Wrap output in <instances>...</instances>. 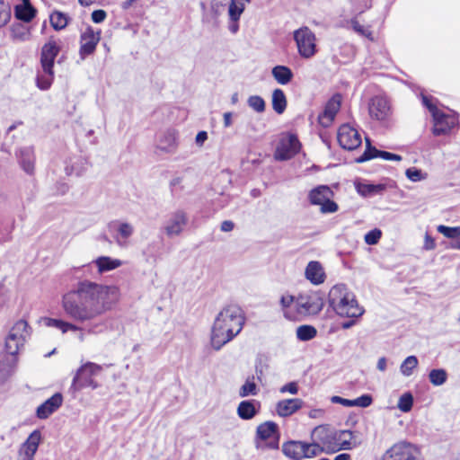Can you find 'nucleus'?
I'll return each instance as SVG.
<instances>
[{
    "label": "nucleus",
    "instance_id": "1",
    "mask_svg": "<svg viewBox=\"0 0 460 460\" xmlns=\"http://www.w3.org/2000/svg\"><path fill=\"white\" fill-rule=\"evenodd\" d=\"M119 298V289L91 280L79 281L62 296L61 305L65 314L73 322L64 321L58 329L62 333L82 332L77 324H86L89 333H97L104 326L100 318L111 310Z\"/></svg>",
    "mask_w": 460,
    "mask_h": 460
},
{
    "label": "nucleus",
    "instance_id": "2",
    "mask_svg": "<svg viewBox=\"0 0 460 460\" xmlns=\"http://www.w3.org/2000/svg\"><path fill=\"white\" fill-rule=\"evenodd\" d=\"M244 323V313L240 306L237 305L225 306L214 321L210 336L212 348L215 350L221 349L241 332Z\"/></svg>",
    "mask_w": 460,
    "mask_h": 460
},
{
    "label": "nucleus",
    "instance_id": "3",
    "mask_svg": "<svg viewBox=\"0 0 460 460\" xmlns=\"http://www.w3.org/2000/svg\"><path fill=\"white\" fill-rule=\"evenodd\" d=\"M31 336V328L25 320L17 321L10 329L4 341L5 355L0 360V381L7 379L17 365V355Z\"/></svg>",
    "mask_w": 460,
    "mask_h": 460
},
{
    "label": "nucleus",
    "instance_id": "4",
    "mask_svg": "<svg viewBox=\"0 0 460 460\" xmlns=\"http://www.w3.org/2000/svg\"><path fill=\"white\" fill-rule=\"evenodd\" d=\"M329 305L335 313L342 317L358 318L364 314L363 307L359 306L355 296L348 292L345 285L332 287L328 296Z\"/></svg>",
    "mask_w": 460,
    "mask_h": 460
},
{
    "label": "nucleus",
    "instance_id": "5",
    "mask_svg": "<svg viewBox=\"0 0 460 460\" xmlns=\"http://www.w3.org/2000/svg\"><path fill=\"white\" fill-rule=\"evenodd\" d=\"M102 367L93 362H87L83 365L73 378L70 389L73 392L80 391L85 387L96 389L99 384L93 379V376L101 372Z\"/></svg>",
    "mask_w": 460,
    "mask_h": 460
},
{
    "label": "nucleus",
    "instance_id": "6",
    "mask_svg": "<svg viewBox=\"0 0 460 460\" xmlns=\"http://www.w3.org/2000/svg\"><path fill=\"white\" fill-rule=\"evenodd\" d=\"M298 54L305 59L313 58L316 52L315 34L307 26H303L293 32Z\"/></svg>",
    "mask_w": 460,
    "mask_h": 460
},
{
    "label": "nucleus",
    "instance_id": "7",
    "mask_svg": "<svg viewBox=\"0 0 460 460\" xmlns=\"http://www.w3.org/2000/svg\"><path fill=\"white\" fill-rule=\"evenodd\" d=\"M323 443L332 452L339 450H350L358 447L361 442L358 441L350 430H338L326 435Z\"/></svg>",
    "mask_w": 460,
    "mask_h": 460
},
{
    "label": "nucleus",
    "instance_id": "8",
    "mask_svg": "<svg viewBox=\"0 0 460 460\" xmlns=\"http://www.w3.org/2000/svg\"><path fill=\"white\" fill-rule=\"evenodd\" d=\"M333 191L327 185H320L310 190L308 194L309 201L312 205L321 206V212L323 214L334 213L339 207L336 202L332 200Z\"/></svg>",
    "mask_w": 460,
    "mask_h": 460
},
{
    "label": "nucleus",
    "instance_id": "9",
    "mask_svg": "<svg viewBox=\"0 0 460 460\" xmlns=\"http://www.w3.org/2000/svg\"><path fill=\"white\" fill-rule=\"evenodd\" d=\"M323 300L316 292L300 294L296 298V307L299 314L314 315L322 311Z\"/></svg>",
    "mask_w": 460,
    "mask_h": 460
},
{
    "label": "nucleus",
    "instance_id": "10",
    "mask_svg": "<svg viewBox=\"0 0 460 460\" xmlns=\"http://www.w3.org/2000/svg\"><path fill=\"white\" fill-rule=\"evenodd\" d=\"M337 138L340 146L346 150H354L362 142L358 131L349 124H343L339 128Z\"/></svg>",
    "mask_w": 460,
    "mask_h": 460
},
{
    "label": "nucleus",
    "instance_id": "11",
    "mask_svg": "<svg viewBox=\"0 0 460 460\" xmlns=\"http://www.w3.org/2000/svg\"><path fill=\"white\" fill-rule=\"evenodd\" d=\"M60 51V47L58 43L50 39L48 42H46L40 53V64L42 70L45 74L49 75L50 76L54 75L53 66L54 61Z\"/></svg>",
    "mask_w": 460,
    "mask_h": 460
},
{
    "label": "nucleus",
    "instance_id": "12",
    "mask_svg": "<svg viewBox=\"0 0 460 460\" xmlns=\"http://www.w3.org/2000/svg\"><path fill=\"white\" fill-rule=\"evenodd\" d=\"M417 448L407 442L394 445L383 456V460H415Z\"/></svg>",
    "mask_w": 460,
    "mask_h": 460
},
{
    "label": "nucleus",
    "instance_id": "13",
    "mask_svg": "<svg viewBox=\"0 0 460 460\" xmlns=\"http://www.w3.org/2000/svg\"><path fill=\"white\" fill-rule=\"evenodd\" d=\"M188 224V217L185 211L178 209L172 212L166 221L164 230L168 237L180 235Z\"/></svg>",
    "mask_w": 460,
    "mask_h": 460
},
{
    "label": "nucleus",
    "instance_id": "14",
    "mask_svg": "<svg viewBox=\"0 0 460 460\" xmlns=\"http://www.w3.org/2000/svg\"><path fill=\"white\" fill-rule=\"evenodd\" d=\"M368 113L371 119L385 121L391 115V106L388 100L383 96L373 97L368 103Z\"/></svg>",
    "mask_w": 460,
    "mask_h": 460
},
{
    "label": "nucleus",
    "instance_id": "15",
    "mask_svg": "<svg viewBox=\"0 0 460 460\" xmlns=\"http://www.w3.org/2000/svg\"><path fill=\"white\" fill-rule=\"evenodd\" d=\"M300 148V143L295 135H289L280 141L275 152V158L285 161L296 155Z\"/></svg>",
    "mask_w": 460,
    "mask_h": 460
},
{
    "label": "nucleus",
    "instance_id": "16",
    "mask_svg": "<svg viewBox=\"0 0 460 460\" xmlns=\"http://www.w3.org/2000/svg\"><path fill=\"white\" fill-rule=\"evenodd\" d=\"M110 229H112L115 234L113 238L116 243L120 247H125L128 243V239L134 234V226L122 221H114L110 224Z\"/></svg>",
    "mask_w": 460,
    "mask_h": 460
},
{
    "label": "nucleus",
    "instance_id": "17",
    "mask_svg": "<svg viewBox=\"0 0 460 460\" xmlns=\"http://www.w3.org/2000/svg\"><path fill=\"white\" fill-rule=\"evenodd\" d=\"M341 104V95L334 94L326 103L323 111L319 115L318 120L323 127H329L337 112L339 111Z\"/></svg>",
    "mask_w": 460,
    "mask_h": 460
},
{
    "label": "nucleus",
    "instance_id": "18",
    "mask_svg": "<svg viewBox=\"0 0 460 460\" xmlns=\"http://www.w3.org/2000/svg\"><path fill=\"white\" fill-rule=\"evenodd\" d=\"M40 440V431L38 429L32 431L19 450V460H33Z\"/></svg>",
    "mask_w": 460,
    "mask_h": 460
},
{
    "label": "nucleus",
    "instance_id": "19",
    "mask_svg": "<svg viewBox=\"0 0 460 460\" xmlns=\"http://www.w3.org/2000/svg\"><path fill=\"white\" fill-rule=\"evenodd\" d=\"M100 40V32H95L91 27H88L84 32L81 34L80 39V56L84 58L86 56L94 52L96 46Z\"/></svg>",
    "mask_w": 460,
    "mask_h": 460
},
{
    "label": "nucleus",
    "instance_id": "20",
    "mask_svg": "<svg viewBox=\"0 0 460 460\" xmlns=\"http://www.w3.org/2000/svg\"><path fill=\"white\" fill-rule=\"evenodd\" d=\"M423 104L432 112L435 125L433 128V134L435 136H441L448 133L450 131V126L447 125L446 127H442L441 124L444 119H447V115L443 112H440L435 105H433L427 96L422 97Z\"/></svg>",
    "mask_w": 460,
    "mask_h": 460
},
{
    "label": "nucleus",
    "instance_id": "21",
    "mask_svg": "<svg viewBox=\"0 0 460 460\" xmlns=\"http://www.w3.org/2000/svg\"><path fill=\"white\" fill-rule=\"evenodd\" d=\"M63 402V396L61 394L57 393L50 398L41 403L36 411V415L39 419L44 420L49 418L53 412H55Z\"/></svg>",
    "mask_w": 460,
    "mask_h": 460
},
{
    "label": "nucleus",
    "instance_id": "22",
    "mask_svg": "<svg viewBox=\"0 0 460 460\" xmlns=\"http://www.w3.org/2000/svg\"><path fill=\"white\" fill-rule=\"evenodd\" d=\"M17 158L22 169L29 175H32L35 171V155L31 146L22 147L17 153Z\"/></svg>",
    "mask_w": 460,
    "mask_h": 460
},
{
    "label": "nucleus",
    "instance_id": "23",
    "mask_svg": "<svg viewBox=\"0 0 460 460\" xmlns=\"http://www.w3.org/2000/svg\"><path fill=\"white\" fill-rule=\"evenodd\" d=\"M303 403V401L299 398L281 400L277 403L276 411L279 416L288 417L301 409Z\"/></svg>",
    "mask_w": 460,
    "mask_h": 460
},
{
    "label": "nucleus",
    "instance_id": "24",
    "mask_svg": "<svg viewBox=\"0 0 460 460\" xmlns=\"http://www.w3.org/2000/svg\"><path fill=\"white\" fill-rule=\"evenodd\" d=\"M305 277L314 285L322 284L324 281L325 274L320 262L310 261L305 269Z\"/></svg>",
    "mask_w": 460,
    "mask_h": 460
},
{
    "label": "nucleus",
    "instance_id": "25",
    "mask_svg": "<svg viewBox=\"0 0 460 460\" xmlns=\"http://www.w3.org/2000/svg\"><path fill=\"white\" fill-rule=\"evenodd\" d=\"M305 449V442L291 440L282 446L285 456L293 460H302Z\"/></svg>",
    "mask_w": 460,
    "mask_h": 460
},
{
    "label": "nucleus",
    "instance_id": "26",
    "mask_svg": "<svg viewBox=\"0 0 460 460\" xmlns=\"http://www.w3.org/2000/svg\"><path fill=\"white\" fill-rule=\"evenodd\" d=\"M260 403L254 400L242 401L237 407V414L243 420H251L258 412Z\"/></svg>",
    "mask_w": 460,
    "mask_h": 460
},
{
    "label": "nucleus",
    "instance_id": "27",
    "mask_svg": "<svg viewBox=\"0 0 460 460\" xmlns=\"http://www.w3.org/2000/svg\"><path fill=\"white\" fill-rule=\"evenodd\" d=\"M88 161L84 157H76L75 159H71L70 164H67L65 168L66 173L67 175L75 174L77 177L84 175L88 168Z\"/></svg>",
    "mask_w": 460,
    "mask_h": 460
},
{
    "label": "nucleus",
    "instance_id": "28",
    "mask_svg": "<svg viewBox=\"0 0 460 460\" xmlns=\"http://www.w3.org/2000/svg\"><path fill=\"white\" fill-rule=\"evenodd\" d=\"M97 268L99 273L107 272L115 270L122 265V261L119 259H112L108 256H101L93 261Z\"/></svg>",
    "mask_w": 460,
    "mask_h": 460
},
{
    "label": "nucleus",
    "instance_id": "29",
    "mask_svg": "<svg viewBox=\"0 0 460 460\" xmlns=\"http://www.w3.org/2000/svg\"><path fill=\"white\" fill-rule=\"evenodd\" d=\"M272 109L278 114H282L287 109L288 101L283 90L277 88L271 95Z\"/></svg>",
    "mask_w": 460,
    "mask_h": 460
},
{
    "label": "nucleus",
    "instance_id": "30",
    "mask_svg": "<svg viewBox=\"0 0 460 460\" xmlns=\"http://www.w3.org/2000/svg\"><path fill=\"white\" fill-rule=\"evenodd\" d=\"M176 135L173 131H166L160 138L157 147L165 152L172 153L176 149Z\"/></svg>",
    "mask_w": 460,
    "mask_h": 460
},
{
    "label": "nucleus",
    "instance_id": "31",
    "mask_svg": "<svg viewBox=\"0 0 460 460\" xmlns=\"http://www.w3.org/2000/svg\"><path fill=\"white\" fill-rule=\"evenodd\" d=\"M14 13L18 20L29 22L35 17L36 10L31 3L25 2L24 4L15 6Z\"/></svg>",
    "mask_w": 460,
    "mask_h": 460
},
{
    "label": "nucleus",
    "instance_id": "32",
    "mask_svg": "<svg viewBox=\"0 0 460 460\" xmlns=\"http://www.w3.org/2000/svg\"><path fill=\"white\" fill-rule=\"evenodd\" d=\"M272 76L280 84H288L293 78L292 70L286 66H276L271 70Z\"/></svg>",
    "mask_w": 460,
    "mask_h": 460
},
{
    "label": "nucleus",
    "instance_id": "33",
    "mask_svg": "<svg viewBox=\"0 0 460 460\" xmlns=\"http://www.w3.org/2000/svg\"><path fill=\"white\" fill-rule=\"evenodd\" d=\"M70 21V17L60 11L55 10L49 15V22L55 31L65 29Z\"/></svg>",
    "mask_w": 460,
    "mask_h": 460
},
{
    "label": "nucleus",
    "instance_id": "34",
    "mask_svg": "<svg viewBox=\"0 0 460 460\" xmlns=\"http://www.w3.org/2000/svg\"><path fill=\"white\" fill-rule=\"evenodd\" d=\"M278 435V425L273 421H266L257 428V436L261 440H266Z\"/></svg>",
    "mask_w": 460,
    "mask_h": 460
},
{
    "label": "nucleus",
    "instance_id": "35",
    "mask_svg": "<svg viewBox=\"0 0 460 460\" xmlns=\"http://www.w3.org/2000/svg\"><path fill=\"white\" fill-rule=\"evenodd\" d=\"M386 189L385 184H358L357 186L358 192L362 196H374L382 194Z\"/></svg>",
    "mask_w": 460,
    "mask_h": 460
},
{
    "label": "nucleus",
    "instance_id": "36",
    "mask_svg": "<svg viewBox=\"0 0 460 460\" xmlns=\"http://www.w3.org/2000/svg\"><path fill=\"white\" fill-rule=\"evenodd\" d=\"M249 1L250 0H231L228 8L230 20H239L245 8L244 3Z\"/></svg>",
    "mask_w": 460,
    "mask_h": 460
},
{
    "label": "nucleus",
    "instance_id": "37",
    "mask_svg": "<svg viewBox=\"0 0 460 460\" xmlns=\"http://www.w3.org/2000/svg\"><path fill=\"white\" fill-rule=\"evenodd\" d=\"M316 329L312 325H301L296 329V337L299 341H307L315 338Z\"/></svg>",
    "mask_w": 460,
    "mask_h": 460
},
{
    "label": "nucleus",
    "instance_id": "38",
    "mask_svg": "<svg viewBox=\"0 0 460 460\" xmlns=\"http://www.w3.org/2000/svg\"><path fill=\"white\" fill-rule=\"evenodd\" d=\"M418 358L415 356L407 357L400 366V371L404 376L412 375L413 369L418 366Z\"/></svg>",
    "mask_w": 460,
    "mask_h": 460
},
{
    "label": "nucleus",
    "instance_id": "39",
    "mask_svg": "<svg viewBox=\"0 0 460 460\" xmlns=\"http://www.w3.org/2000/svg\"><path fill=\"white\" fill-rule=\"evenodd\" d=\"M429 382L436 386L442 385L447 379V374L445 369H432L429 374Z\"/></svg>",
    "mask_w": 460,
    "mask_h": 460
},
{
    "label": "nucleus",
    "instance_id": "40",
    "mask_svg": "<svg viewBox=\"0 0 460 460\" xmlns=\"http://www.w3.org/2000/svg\"><path fill=\"white\" fill-rule=\"evenodd\" d=\"M367 147L365 152L356 159L357 163H364L366 161H368L370 159L378 157V153L380 150H377L375 146H371L370 140L368 138H366Z\"/></svg>",
    "mask_w": 460,
    "mask_h": 460
},
{
    "label": "nucleus",
    "instance_id": "41",
    "mask_svg": "<svg viewBox=\"0 0 460 460\" xmlns=\"http://www.w3.org/2000/svg\"><path fill=\"white\" fill-rule=\"evenodd\" d=\"M247 104L251 109L258 113H262L265 111V101L259 95H251L247 100Z\"/></svg>",
    "mask_w": 460,
    "mask_h": 460
},
{
    "label": "nucleus",
    "instance_id": "42",
    "mask_svg": "<svg viewBox=\"0 0 460 460\" xmlns=\"http://www.w3.org/2000/svg\"><path fill=\"white\" fill-rule=\"evenodd\" d=\"M254 376L247 378L245 383L241 386L239 390V395L241 397H246L250 394L255 395L257 394V385L254 383Z\"/></svg>",
    "mask_w": 460,
    "mask_h": 460
},
{
    "label": "nucleus",
    "instance_id": "43",
    "mask_svg": "<svg viewBox=\"0 0 460 460\" xmlns=\"http://www.w3.org/2000/svg\"><path fill=\"white\" fill-rule=\"evenodd\" d=\"M413 404V396L411 393H404L398 401L397 407L402 412H408L411 410Z\"/></svg>",
    "mask_w": 460,
    "mask_h": 460
},
{
    "label": "nucleus",
    "instance_id": "44",
    "mask_svg": "<svg viewBox=\"0 0 460 460\" xmlns=\"http://www.w3.org/2000/svg\"><path fill=\"white\" fill-rule=\"evenodd\" d=\"M323 452V448L317 443H305L304 449V458H313Z\"/></svg>",
    "mask_w": 460,
    "mask_h": 460
},
{
    "label": "nucleus",
    "instance_id": "45",
    "mask_svg": "<svg viewBox=\"0 0 460 460\" xmlns=\"http://www.w3.org/2000/svg\"><path fill=\"white\" fill-rule=\"evenodd\" d=\"M11 19V7L4 0H0V28L4 26Z\"/></svg>",
    "mask_w": 460,
    "mask_h": 460
},
{
    "label": "nucleus",
    "instance_id": "46",
    "mask_svg": "<svg viewBox=\"0 0 460 460\" xmlns=\"http://www.w3.org/2000/svg\"><path fill=\"white\" fill-rule=\"evenodd\" d=\"M438 231L447 238H456L460 236V226L450 227L440 225L438 226Z\"/></svg>",
    "mask_w": 460,
    "mask_h": 460
},
{
    "label": "nucleus",
    "instance_id": "47",
    "mask_svg": "<svg viewBox=\"0 0 460 460\" xmlns=\"http://www.w3.org/2000/svg\"><path fill=\"white\" fill-rule=\"evenodd\" d=\"M381 235H382L381 230L376 228V229H373V230L367 232L365 234L364 239H365L366 243H367L369 245H374L378 243V241L381 238Z\"/></svg>",
    "mask_w": 460,
    "mask_h": 460
},
{
    "label": "nucleus",
    "instance_id": "48",
    "mask_svg": "<svg viewBox=\"0 0 460 460\" xmlns=\"http://www.w3.org/2000/svg\"><path fill=\"white\" fill-rule=\"evenodd\" d=\"M405 174L409 180L414 182L425 179V175L422 173V171L415 167L407 169Z\"/></svg>",
    "mask_w": 460,
    "mask_h": 460
},
{
    "label": "nucleus",
    "instance_id": "49",
    "mask_svg": "<svg viewBox=\"0 0 460 460\" xmlns=\"http://www.w3.org/2000/svg\"><path fill=\"white\" fill-rule=\"evenodd\" d=\"M46 75H38L37 76V85L41 90H47L50 87L53 80V75L45 74Z\"/></svg>",
    "mask_w": 460,
    "mask_h": 460
},
{
    "label": "nucleus",
    "instance_id": "50",
    "mask_svg": "<svg viewBox=\"0 0 460 460\" xmlns=\"http://www.w3.org/2000/svg\"><path fill=\"white\" fill-rule=\"evenodd\" d=\"M353 406L367 407L372 403V397L368 394H363L355 400H352Z\"/></svg>",
    "mask_w": 460,
    "mask_h": 460
},
{
    "label": "nucleus",
    "instance_id": "51",
    "mask_svg": "<svg viewBox=\"0 0 460 460\" xmlns=\"http://www.w3.org/2000/svg\"><path fill=\"white\" fill-rule=\"evenodd\" d=\"M279 392L282 394H296L298 393V385L296 382H290L280 387Z\"/></svg>",
    "mask_w": 460,
    "mask_h": 460
},
{
    "label": "nucleus",
    "instance_id": "52",
    "mask_svg": "<svg viewBox=\"0 0 460 460\" xmlns=\"http://www.w3.org/2000/svg\"><path fill=\"white\" fill-rule=\"evenodd\" d=\"M350 23L353 30L358 34L366 37H369L371 35V32L365 30L364 27L356 19H352Z\"/></svg>",
    "mask_w": 460,
    "mask_h": 460
},
{
    "label": "nucleus",
    "instance_id": "53",
    "mask_svg": "<svg viewBox=\"0 0 460 460\" xmlns=\"http://www.w3.org/2000/svg\"><path fill=\"white\" fill-rule=\"evenodd\" d=\"M107 13L104 10L99 9L92 13V20L95 23H101L106 19Z\"/></svg>",
    "mask_w": 460,
    "mask_h": 460
},
{
    "label": "nucleus",
    "instance_id": "54",
    "mask_svg": "<svg viewBox=\"0 0 460 460\" xmlns=\"http://www.w3.org/2000/svg\"><path fill=\"white\" fill-rule=\"evenodd\" d=\"M43 321L48 327H54L57 329H59L61 327V324L64 322V320H61V319H55V318H49V317L44 318Z\"/></svg>",
    "mask_w": 460,
    "mask_h": 460
},
{
    "label": "nucleus",
    "instance_id": "55",
    "mask_svg": "<svg viewBox=\"0 0 460 460\" xmlns=\"http://www.w3.org/2000/svg\"><path fill=\"white\" fill-rule=\"evenodd\" d=\"M436 247L435 240L428 234H425L423 249L426 251L434 250Z\"/></svg>",
    "mask_w": 460,
    "mask_h": 460
},
{
    "label": "nucleus",
    "instance_id": "56",
    "mask_svg": "<svg viewBox=\"0 0 460 460\" xmlns=\"http://www.w3.org/2000/svg\"><path fill=\"white\" fill-rule=\"evenodd\" d=\"M331 401L334 403H340L343 406H346V407H352L353 406V402H352V400H349V399H345V398H342V397H340V396H332Z\"/></svg>",
    "mask_w": 460,
    "mask_h": 460
},
{
    "label": "nucleus",
    "instance_id": "57",
    "mask_svg": "<svg viewBox=\"0 0 460 460\" xmlns=\"http://www.w3.org/2000/svg\"><path fill=\"white\" fill-rule=\"evenodd\" d=\"M296 300L293 296H282L280 298V304L283 308L289 307Z\"/></svg>",
    "mask_w": 460,
    "mask_h": 460
},
{
    "label": "nucleus",
    "instance_id": "58",
    "mask_svg": "<svg viewBox=\"0 0 460 460\" xmlns=\"http://www.w3.org/2000/svg\"><path fill=\"white\" fill-rule=\"evenodd\" d=\"M234 224L230 220H225L221 224V231L223 232H230L234 229Z\"/></svg>",
    "mask_w": 460,
    "mask_h": 460
},
{
    "label": "nucleus",
    "instance_id": "59",
    "mask_svg": "<svg viewBox=\"0 0 460 460\" xmlns=\"http://www.w3.org/2000/svg\"><path fill=\"white\" fill-rule=\"evenodd\" d=\"M208 134L206 131H199L196 136V143L199 146L203 145V143L207 140Z\"/></svg>",
    "mask_w": 460,
    "mask_h": 460
},
{
    "label": "nucleus",
    "instance_id": "60",
    "mask_svg": "<svg viewBox=\"0 0 460 460\" xmlns=\"http://www.w3.org/2000/svg\"><path fill=\"white\" fill-rule=\"evenodd\" d=\"M232 112H225L224 113V127L229 128L232 125Z\"/></svg>",
    "mask_w": 460,
    "mask_h": 460
},
{
    "label": "nucleus",
    "instance_id": "61",
    "mask_svg": "<svg viewBox=\"0 0 460 460\" xmlns=\"http://www.w3.org/2000/svg\"><path fill=\"white\" fill-rule=\"evenodd\" d=\"M376 367L378 370L384 372L386 369V358L382 357L378 359Z\"/></svg>",
    "mask_w": 460,
    "mask_h": 460
},
{
    "label": "nucleus",
    "instance_id": "62",
    "mask_svg": "<svg viewBox=\"0 0 460 460\" xmlns=\"http://www.w3.org/2000/svg\"><path fill=\"white\" fill-rule=\"evenodd\" d=\"M238 21L239 20H230V24H229V31L233 33V34H235L238 30H239V24H238Z\"/></svg>",
    "mask_w": 460,
    "mask_h": 460
},
{
    "label": "nucleus",
    "instance_id": "63",
    "mask_svg": "<svg viewBox=\"0 0 460 460\" xmlns=\"http://www.w3.org/2000/svg\"><path fill=\"white\" fill-rule=\"evenodd\" d=\"M263 373H264V367L261 364L256 365L255 375L259 380H261V377L263 376Z\"/></svg>",
    "mask_w": 460,
    "mask_h": 460
},
{
    "label": "nucleus",
    "instance_id": "64",
    "mask_svg": "<svg viewBox=\"0 0 460 460\" xmlns=\"http://www.w3.org/2000/svg\"><path fill=\"white\" fill-rule=\"evenodd\" d=\"M182 182V177H175L170 181V187L173 190L174 188L180 186Z\"/></svg>",
    "mask_w": 460,
    "mask_h": 460
}]
</instances>
